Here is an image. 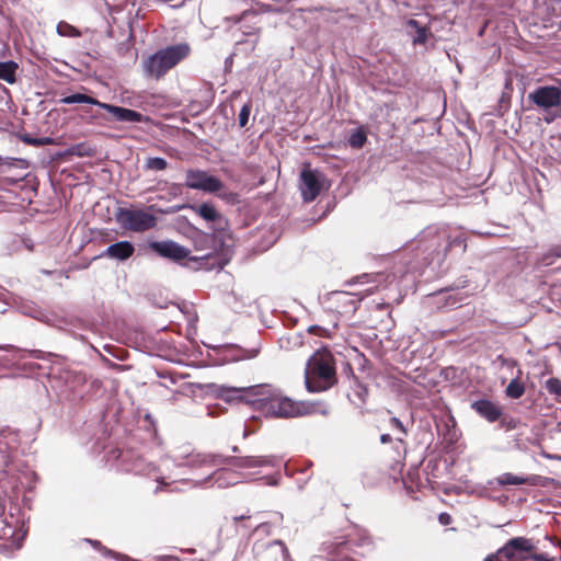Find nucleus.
Returning <instances> with one entry per match:
<instances>
[{"instance_id": "12", "label": "nucleus", "mask_w": 561, "mask_h": 561, "mask_svg": "<svg viewBox=\"0 0 561 561\" xmlns=\"http://www.w3.org/2000/svg\"><path fill=\"white\" fill-rule=\"evenodd\" d=\"M149 248L162 257L181 262L190 256V250L179 243L168 241H154L149 244Z\"/></svg>"}, {"instance_id": "13", "label": "nucleus", "mask_w": 561, "mask_h": 561, "mask_svg": "<svg viewBox=\"0 0 561 561\" xmlns=\"http://www.w3.org/2000/svg\"><path fill=\"white\" fill-rule=\"evenodd\" d=\"M222 465H230L240 469H252L257 467L274 466L275 458L270 456H248V457H224Z\"/></svg>"}, {"instance_id": "4", "label": "nucleus", "mask_w": 561, "mask_h": 561, "mask_svg": "<svg viewBox=\"0 0 561 561\" xmlns=\"http://www.w3.org/2000/svg\"><path fill=\"white\" fill-rule=\"evenodd\" d=\"M191 53V47L186 43H180L159 49L149 55L141 62L142 71L146 78L159 80L165 73L185 59Z\"/></svg>"}, {"instance_id": "40", "label": "nucleus", "mask_w": 561, "mask_h": 561, "mask_svg": "<svg viewBox=\"0 0 561 561\" xmlns=\"http://www.w3.org/2000/svg\"><path fill=\"white\" fill-rule=\"evenodd\" d=\"M72 152L73 153H78V154H82L81 151H79L78 149H73Z\"/></svg>"}, {"instance_id": "2", "label": "nucleus", "mask_w": 561, "mask_h": 561, "mask_svg": "<svg viewBox=\"0 0 561 561\" xmlns=\"http://www.w3.org/2000/svg\"><path fill=\"white\" fill-rule=\"evenodd\" d=\"M252 392H254L255 399H250L251 405L266 416L295 417L307 413V409L301 402L283 397L270 386H253Z\"/></svg>"}, {"instance_id": "35", "label": "nucleus", "mask_w": 561, "mask_h": 561, "mask_svg": "<svg viewBox=\"0 0 561 561\" xmlns=\"http://www.w3.org/2000/svg\"><path fill=\"white\" fill-rule=\"evenodd\" d=\"M500 359H501L502 364L507 366V367H514L515 366L514 362L507 360V359L502 358V357H500Z\"/></svg>"}, {"instance_id": "32", "label": "nucleus", "mask_w": 561, "mask_h": 561, "mask_svg": "<svg viewBox=\"0 0 561 561\" xmlns=\"http://www.w3.org/2000/svg\"><path fill=\"white\" fill-rule=\"evenodd\" d=\"M390 425L393 428H397L398 431H400L403 435H407V430H405L404 425L402 424V422L398 417H391Z\"/></svg>"}, {"instance_id": "11", "label": "nucleus", "mask_w": 561, "mask_h": 561, "mask_svg": "<svg viewBox=\"0 0 561 561\" xmlns=\"http://www.w3.org/2000/svg\"><path fill=\"white\" fill-rule=\"evenodd\" d=\"M244 479L243 474L241 472H238L237 470H233V469H219V470H216L215 472L210 473L209 476H207L204 480L202 481H191V480H183L181 481L182 484H192L194 486H202V485H205L207 482L214 480V483L218 486V488H228L230 485H234L239 482H241L242 480Z\"/></svg>"}, {"instance_id": "37", "label": "nucleus", "mask_w": 561, "mask_h": 561, "mask_svg": "<svg viewBox=\"0 0 561 561\" xmlns=\"http://www.w3.org/2000/svg\"><path fill=\"white\" fill-rule=\"evenodd\" d=\"M439 519H440V522H442V523L446 524V523H447V520L449 519V516H448V515H445V514H442V515L439 516Z\"/></svg>"}, {"instance_id": "30", "label": "nucleus", "mask_w": 561, "mask_h": 561, "mask_svg": "<svg viewBox=\"0 0 561 561\" xmlns=\"http://www.w3.org/2000/svg\"><path fill=\"white\" fill-rule=\"evenodd\" d=\"M250 114H251V103L248 102L241 107L240 113H239L238 121H239L240 127L247 126V124L249 122Z\"/></svg>"}, {"instance_id": "42", "label": "nucleus", "mask_w": 561, "mask_h": 561, "mask_svg": "<svg viewBox=\"0 0 561 561\" xmlns=\"http://www.w3.org/2000/svg\"><path fill=\"white\" fill-rule=\"evenodd\" d=\"M93 545H94V546H99V545H100V542H99V541H94V542H93Z\"/></svg>"}, {"instance_id": "36", "label": "nucleus", "mask_w": 561, "mask_h": 561, "mask_svg": "<svg viewBox=\"0 0 561 561\" xmlns=\"http://www.w3.org/2000/svg\"><path fill=\"white\" fill-rule=\"evenodd\" d=\"M267 528H268V524H261L257 526V530H263V531H267Z\"/></svg>"}, {"instance_id": "31", "label": "nucleus", "mask_w": 561, "mask_h": 561, "mask_svg": "<svg viewBox=\"0 0 561 561\" xmlns=\"http://www.w3.org/2000/svg\"><path fill=\"white\" fill-rule=\"evenodd\" d=\"M22 140H23L25 144H28V145H35V146H41V145L50 144V139H49V138H41V139H37V138H32V137H30V136H24V137H22Z\"/></svg>"}, {"instance_id": "38", "label": "nucleus", "mask_w": 561, "mask_h": 561, "mask_svg": "<svg viewBox=\"0 0 561 561\" xmlns=\"http://www.w3.org/2000/svg\"><path fill=\"white\" fill-rule=\"evenodd\" d=\"M364 293L366 295L373 294L374 293V287H369V288L365 289Z\"/></svg>"}, {"instance_id": "23", "label": "nucleus", "mask_w": 561, "mask_h": 561, "mask_svg": "<svg viewBox=\"0 0 561 561\" xmlns=\"http://www.w3.org/2000/svg\"><path fill=\"white\" fill-rule=\"evenodd\" d=\"M527 482L526 478L517 477L513 473H503L497 478V483L501 485H519Z\"/></svg>"}, {"instance_id": "3", "label": "nucleus", "mask_w": 561, "mask_h": 561, "mask_svg": "<svg viewBox=\"0 0 561 561\" xmlns=\"http://www.w3.org/2000/svg\"><path fill=\"white\" fill-rule=\"evenodd\" d=\"M336 382L333 355L325 348L317 351L307 362L305 383L310 392L330 389Z\"/></svg>"}, {"instance_id": "16", "label": "nucleus", "mask_w": 561, "mask_h": 561, "mask_svg": "<svg viewBox=\"0 0 561 561\" xmlns=\"http://www.w3.org/2000/svg\"><path fill=\"white\" fill-rule=\"evenodd\" d=\"M100 108L107 111L112 114L114 121L123 123H139L142 121V115L134 110L112 105L108 103H100Z\"/></svg>"}, {"instance_id": "14", "label": "nucleus", "mask_w": 561, "mask_h": 561, "mask_svg": "<svg viewBox=\"0 0 561 561\" xmlns=\"http://www.w3.org/2000/svg\"><path fill=\"white\" fill-rule=\"evenodd\" d=\"M471 409L490 423L497 421L503 414L502 408L488 399L472 402Z\"/></svg>"}, {"instance_id": "27", "label": "nucleus", "mask_w": 561, "mask_h": 561, "mask_svg": "<svg viewBox=\"0 0 561 561\" xmlns=\"http://www.w3.org/2000/svg\"><path fill=\"white\" fill-rule=\"evenodd\" d=\"M57 32L61 36H69V37L79 36V32L77 31V28L66 22H60L57 25Z\"/></svg>"}, {"instance_id": "15", "label": "nucleus", "mask_w": 561, "mask_h": 561, "mask_svg": "<svg viewBox=\"0 0 561 561\" xmlns=\"http://www.w3.org/2000/svg\"><path fill=\"white\" fill-rule=\"evenodd\" d=\"M252 390L253 387L236 388L222 386L219 388L218 396L227 402L242 401L251 405L250 399H255Z\"/></svg>"}, {"instance_id": "10", "label": "nucleus", "mask_w": 561, "mask_h": 561, "mask_svg": "<svg viewBox=\"0 0 561 561\" xmlns=\"http://www.w3.org/2000/svg\"><path fill=\"white\" fill-rule=\"evenodd\" d=\"M259 561H294L289 551L282 540H274L268 543H255L253 547Z\"/></svg>"}, {"instance_id": "41", "label": "nucleus", "mask_w": 561, "mask_h": 561, "mask_svg": "<svg viewBox=\"0 0 561 561\" xmlns=\"http://www.w3.org/2000/svg\"><path fill=\"white\" fill-rule=\"evenodd\" d=\"M180 489L179 488H171L170 491H179Z\"/></svg>"}, {"instance_id": "9", "label": "nucleus", "mask_w": 561, "mask_h": 561, "mask_svg": "<svg viewBox=\"0 0 561 561\" xmlns=\"http://www.w3.org/2000/svg\"><path fill=\"white\" fill-rule=\"evenodd\" d=\"M530 539L525 537H515L510 539L502 548L497 550V557L501 561H524L525 552L534 550Z\"/></svg>"}, {"instance_id": "1", "label": "nucleus", "mask_w": 561, "mask_h": 561, "mask_svg": "<svg viewBox=\"0 0 561 561\" xmlns=\"http://www.w3.org/2000/svg\"><path fill=\"white\" fill-rule=\"evenodd\" d=\"M224 458L220 455L195 453L190 445H183L175 448L172 456H165L160 459V465L154 466L148 462L142 456H136L131 459L130 470L137 474H145L153 478L158 482L154 492L161 490L160 485L171 488L176 481L171 471L173 467H217L222 466Z\"/></svg>"}, {"instance_id": "7", "label": "nucleus", "mask_w": 561, "mask_h": 561, "mask_svg": "<svg viewBox=\"0 0 561 561\" xmlns=\"http://www.w3.org/2000/svg\"><path fill=\"white\" fill-rule=\"evenodd\" d=\"M325 176L317 171L305 169L300 173L299 188L304 202H312L325 186Z\"/></svg>"}, {"instance_id": "18", "label": "nucleus", "mask_w": 561, "mask_h": 561, "mask_svg": "<svg viewBox=\"0 0 561 561\" xmlns=\"http://www.w3.org/2000/svg\"><path fill=\"white\" fill-rule=\"evenodd\" d=\"M522 370L517 369L516 376L511 380L505 389L506 397L511 399H519L525 393V385L520 380Z\"/></svg>"}, {"instance_id": "17", "label": "nucleus", "mask_w": 561, "mask_h": 561, "mask_svg": "<svg viewBox=\"0 0 561 561\" xmlns=\"http://www.w3.org/2000/svg\"><path fill=\"white\" fill-rule=\"evenodd\" d=\"M135 252V248L129 241H119L106 248L102 256H106L117 261L129 259Z\"/></svg>"}, {"instance_id": "33", "label": "nucleus", "mask_w": 561, "mask_h": 561, "mask_svg": "<svg viewBox=\"0 0 561 561\" xmlns=\"http://www.w3.org/2000/svg\"><path fill=\"white\" fill-rule=\"evenodd\" d=\"M483 561H501L497 557V551L495 553L489 554Z\"/></svg>"}, {"instance_id": "19", "label": "nucleus", "mask_w": 561, "mask_h": 561, "mask_svg": "<svg viewBox=\"0 0 561 561\" xmlns=\"http://www.w3.org/2000/svg\"><path fill=\"white\" fill-rule=\"evenodd\" d=\"M18 68L19 65L13 60L0 61V80L13 84L16 81Z\"/></svg>"}, {"instance_id": "21", "label": "nucleus", "mask_w": 561, "mask_h": 561, "mask_svg": "<svg viewBox=\"0 0 561 561\" xmlns=\"http://www.w3.org/2000/svg\"><path fill=\"white\" fill-rule=\"evenodd\" d=\"M407 25L415 31V35L412 38L414 45L426 43L428 38V30L425 26H422L420 22L414 19H410L407 22Z\"/></svg>"}, {"instance_id": "34", "label": "nucleus", "mask_w": 561, "mask_h": 561, "mask_svg": "<svg viewBox=\"0 0 561 561\" xmlns=\"http://www.w3.org/2000/svg\"><path fill=\"white\" fill-rule=\"evenodd\" d=\"M391 440H392V438H391V436H390L389 434H382V435L380 436V442H381L382 444H388V443H390Z\"/></svg>"}, {"instance_id": "26", "label": "nucleus", "mask_w": 561, "mask_h": 561, "mask_svg": "<svg viewBox=\"0 0 561 561\" xmlns=\"http://www.w3.org/2000/svg\"><path fill=\"white\" fill-rule=\"evenodd\" d=\"M5 497L0 495V538L7 535Z\"/></svg>"}, {"instance_id": "29", "label": "nucleus", "mask_w": 561, "mask_h": 561, "mask_svg": "<svg viewBox=\"0 0 561 561\" xmlns=\"http://www.w3.org/2000/svg\"><path fill=\"white\" fill-rule=\"evenodd\" d=\"M560 257L561 259V245H556L551 248L543 256H542V264L550 265L553 262V259Z\"/></svg>"}, {"instance_id": "39", "label": "nucleus", "mask_w": 561, "mask_h": 561, "mask_svg": "<svg viewBox=\"0 0 561 561\" xmlns=\"http://www.w3.org/2000/svg\"><path fill=\"white\" fill-rule=\"evenodd\" d=\"M336 295H337L339 297H343V298H344V297H347V294H346V293H337Z\"/></svg>"}, {"instance_id": "24", "label": "nucleus", "mask_w": 561, "mask_h": 561, "mask_svg": "<svg viewBox=\"0 0 561 561\" xmlns=\"http://www.w3.org/2000/svg\"><path fill=\"white\" fill-rule=\"evenodd\" d=\"M366 140L367 136L365 131H363L362 129H357L351 134L348 138V144L352 148L359 149L365 145Z\"/></svg>"}, {"instance_id": "22", "label": "nucleus", "mask_w": 561, "mask_h": 561, "mask_svg": "<svg viewBox=\"0 0 561 561\" xmlns=\"http://www.w3.org/2000/svg\"><path fill=\"white\" fill-rule=\"evenodd\" d=\"M59 102L62 104L84 103V104L95 105L99 107H100V103H101L99 100H96L92 96H89L87 94H82V93H75V94L64 96L62 99H60Z\"/></svg>"}, {"instance_id": "28", "label": "nucleus", "mask_w": 561, "mask_h": 561, "mask_svg": "<svg viewBox=\"0 0 561 561\" xmlns=\"http://www.w3.org/2000/svg\"><path fill=\"white\" fill-rule=\"evenodd\" d=\"M546 389L550 394L561 398V380L558 378H550L546 382Z\"/></svg>"}, {"instance_id": "5", "label": "nucleus", "mask_w": 561, "mask_h": 561, "mask_svg": "<svg viewBox=\"0 0 561 561\" xmlns=\"http://www.w3.org/2000/svg\"><path fill=\"white\" fill-rule=\"evenodd\" d=\"M528 101L547 124L561 118V84L539 85L528 94Z\"/></svg>"}, {"instance_id": "20", "label": "nucleus", "mask_w": 561, "mask_h": 561, "mask_svg": "<svg viewBox=\"0 0 561 561\" xmlns=\"http://www.w3.org/2000/svg\"><path fill=\"white\" fill-rule=\"evenodd\" d=\"M191 208L206 221H218L222 219L221 215L209 203H203L199 206H191Z\"/></svg>"}, {"instance_id": "8", "label": "nucleus", "mask_w": 561, "mask_h": 561, "mask_svg": "<svg viewBox=\"0 0 561 561\" xmlns=\"http://www.w3.org/2000/svg\"><path fill=\"white\" fill-rule=\"evenodd\" d=\"M185 185L206 193H217L224 188V183L216 176L202 170H187Z\"/></svg>"}, {"instance_id": "6", "label": "nucleus", "mask_w": 561, "mask_h": 561, "mask_svg": "<svg viewBox=\"0 0 561 561\" xmlns=\"http://www.w3.org/2000/svg\"><path fill=\"white\" fill-rule=\"evenodd\" d=\"M117 224L124 230L145 232L157 226L158 219L150 208L121 207L115 213Z\"/></svg>"}, {"instance_id": "25", "label": "nucleus", "mask_w": 561, "mask_h": 561, "mask_svg": "<svg viewBox=\"0 0 561 561\" xmlns=\"http://www.w3.org/2000/svg\"><path fill=\"white\" fill-rule=\"evenodd\" d=\"M167 167H168V162L163 158L153 157V158H148L146 161V168L148 170L162 171V170L167 169Z\"/></svg>"}]
</instances>
